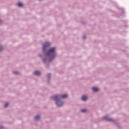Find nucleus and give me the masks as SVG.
<instances>
[{
    "label": "nucleus",
    "instance_id": "1",
    "mask_svg": "<svg viewBox=\"0 0 129 129\" xmlns=\"http://www.w3.org/2000/svg\"><path fill=\"white\" fill-rule=\"evenodd\" d=\"M67 97H68V95L66 94L61 96L55 95L53 97H52V98L53 100L57 101L56 102V105L57 106H62L63 105V102H61V101L59 100V98H66Z\"/></svg>",
    "mask_w": 129,
    "mask_h": 129
},
{
    "label": "nucleus",
    "instance_id": "2",
    "mask_svg": "<svg viewBox=\"0 0 129 129\" xmlns=\"http://www.w3.org/2000/svg\"><path fill=\"white\" fill-rule=\"evenodd\" d=\"M46 55L47 56H49V57H52V58H54V57H55L56 55V53H55V47L49 49L48 50Z\"/></svg>",
    "mask_w": 129,
    "mask_h": 129
},
{
    "label": "nucleus",
    "instance_id": "3",
    "mask_svg": "<svg viewBox=\"0 0 129 129\" xmlns=\"http://www.w3.org/2000/svg\"><path fill=\"white\" fill-rule=\"evenodd\" d=\"M49 46H50V43L46 42L45 44H44L43 46V51H45V50H46V48L49 47Z\"/></svg>",
    "mask_w": 129,
    "mask_h": 129
},
{
    "label": "nucleus",
    "instance_id": "4",
    "mask_svg": "<svg viewBox=\"0 0 129 129\" xmlns=\"http://www.w3.org/2000/svg\"><path fill=\"white\" fill-rule=\"evenodd\" d=\"M35 75H36L37 76H39L41 75V73L39 71H35L34 72Z\"/></svg>",
    "mask_w": 129,
    "mask_h": 129
},
{
    "label": "nucleus",
    "instance_id": "5",
    "mask_svg": "<svg viewBox=\"0 0 129 129\" xmlns=\"http://www.w3.org/2000/svg\"><path fill=\"white\" fill-rule=\"evenodd\" d=\"M92 90L94 91V92H96V91H98V90H99V89L97 87H93L92 88Z\"/></svg>",
    "mask_w": 129,
    "mask_h": 129
},
{
    "label": "nucleus",
    "instance_id": "6",
    "mask_svg": "<svg viewBox=\"0 0 129 129\" xmlns=\"http://www.w3.org/2000/svg\"><path fill=\"white\" fill-rule=\"evenodd\" d=\"M82 100L85 101V100H87V97L85 95H84L82 97Z\"/></svg>",
    "mask_w": 129,
    "mask_h": 129
},
{
    "label": "nucleus",
    "instance_id": "7",
    "mask_svg": "<svg viewBox=\"0 0 129 129\" xmlns=\"http://www.w3.org/2000/svg\"><path fill=\"white\" fill-rule=\"evenodd\" d=\"M40 116L39 115H37V116H35V117H34V119L35 120H39V119H40Z\"/></svg>",
    "mask_w": 129,
    "mask_h": 129
},
{
    "label": "nucleus",
    "instance_id": "8",
    "mask_svg": "<svg viewBox=\"0 0 129 129\" xmlns=\"http://www.w3.org/2000/svg\"><path fill=\"white\" fill-rule=\"evenodd\" d=\"M18 7H23V4L19 3L18 4Z\"/></svg>",
    "mask_w": 129,
    "mask_h": 129
},
{
    "label": "nucleus",
    "instance_id": "9",
    "mask_svg": "<svg viewBox=\"0 0 129 129\" xmlns=\"http://www.w3.org/2000/svg\"><path fill=\"white\" fill-rule=\"evenodd\" d=\"M86 111H87V110L85 109H82V110H81V112H86Z\"/></svg>",
    "mask_w": 129,
    "mask_h": 129
},
{
    "label": "nucleus",
    "instance_id": "10",
    "mask_svg": "<svg viewBox=\"0 0 129 129\" xmlns=\"http://www.w3.org/2000/svg\"><path fill=\"white\" fill-rule=\"evenodd\" d=\"M9 103H6L5 104V107H8V106H9Z\"/></svg>",
    "mask_w": 129,
    "mask_h": 129
},
{
    "label": "nucleus",
    "instance_id": "11",
    "mask_svg": "<svg viewBox=\"0 0 129 129\" xmlns=\"http://www.w3.org/2000/svg\"><path fill=\"white\" fill-rule=\"evenodd\" d=\"M3 47L2 46H0V52L1 51H3Z\"/></svg>",
    "mask_w": 129,
    "mask_h": 129
},
{
    "label": "nucleus",
    "instance_id": "12",
    "mask_svg": "<svg viewBox=\"0 0 129 129\" xmlns=\"http://www.w3.org/2000/svg\"><path fill=\"white\" fill-rule=\"evenodd\" d=\"M14 73L15 74H19V73L18 72H14Z\"/></svg>",
    "mask_w": 129,
    "mask_h": 129
},
{
    "label": "nucleus",
    "instance_id": "13",
    "mask_svg": "<svg viewBox=\"0 0 129 129\" xmlns=\"http://www.w3.org/2000/svg\"><path fill=\"white\" fill-rule=\"evenodd\" d=\"M3 128V126H0V129H2Z\"/></svg>",
    "mask_w": 129,
    "mask_h": 129
},
{
    "label": "nucleus",
    "instance_id": "14",
    "mask_svg": "<svg viewBox=\"0 0 129 129\" xmlns=\"http://www.w3.org/2000/svg\"><path fill=\"white\" fill-rule=\"evenodd\" d=\"M48 77H50V74H48Z\"/></svg>",
    "mask_w": 129,
    "mask_h": 129
},
{
    "label": "nucleus",
    "instance_id": "15",
    "mask_svg": "<svg viewBox=\"0 0 129 129\" xmlns=\"http://www.w3.org/2000/svg\"><path fill=\"white\" fill-rule=\"evenodd\" d=\"M39 57H41V55H39Z\"/></svg>",
    "mask_w": 129,
    "mask_h": 129
}]
</instances>
